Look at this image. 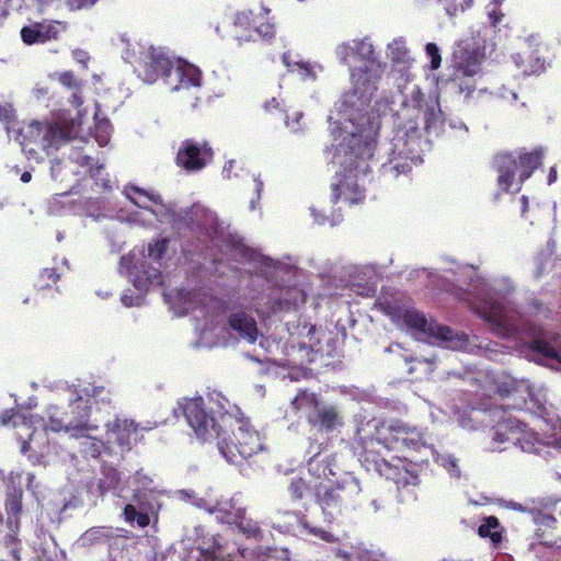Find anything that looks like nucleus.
<instances>
[{"label":"nucleus","mask_w":561,"mask_h":561,"mask_svg":"<svg viewBox=\"0 0 561 561\" xmlns=\"http://www.w3.org/2000/svg\"><path fill=\"white\" fill-rule=\"evenodd\" d=\"M419 451L428 447L422 428L399 419H371L362 422L354 436V453L367 471L396 484L398 495L420 484V471L407 459L386 460L377 449Z\"/></svg>","instance_id":"f257e3e1"},{"label":"nucleus","mask_w":561,"mask_h":561,"mask_svg":"<svg viewBox=\"0 0 561 561\" xmlns=\"http://www.w3.org/2000/svg\"><path fill=\"white\" fill-rule=\"evenodd\" d=\"M374 156V148L369 142H360L351 147L345 152L344 172L336 174V181L332 183V202L340 201L350 205L362 202L365 198L364 191L357 183L358 173L368 171L367 161Z\"/></svg>","instance_id":"f03ea898"},{"label":"nucleus","mask_w":561,"mask_h":561,"mask_svg":"<svg viewBox=\"0 0 561 561\" xmlns=\"http://www.w3.org/2000/svg\"><path fill=\"white\" fill-rule=\"evenodd\" d=\"M352 51L356 59L362 62L360 66L353 68L351 71L353 95L357 96L362 105H368L377 91L385 65L376 58L374 47L369 42L356 41Z\"/></svg>","instance_id":"7ed1b4c3"},{"label":"nucleus","mask_w":561,"mask_h":561,"mask_svg":"<svg viewBox=\"0 0 561 561\" xmlns=\"http://www.w3.org/2000/svg\"><path fill=\"white\" fill-rule=\"evenodd\" d=\"M380 309L393 319H401L408 328L440 340L449 348H462L468 343V336L463 332H456L433 320L427 321L425 314L414 308L401 309L385 302L380 305Z\"/></svg>","instance_id":"20e7f679"},{"label":"nucleus","mask_w":561,"mask_h":561,"mask_svg":"<svg viewBox=\"0 0 561 561\" xmlns=\"http://www.w3.org/2000/svg\"><path fill=\"white\" fill-rule=\"evenodd\" d=\"M484 53L471 39L457 43L451 55L450 81L467 95L476 90L474 77L480 72Z\"/></svg>","instance_id":"39448f33"},{"label":"nucleus","mask_w":561,"mask_h":561,"mask_svg":"<svg viewBox=\"0 0 561 561\" xmlns=\"http://www.w3.org/2000/svg\"><path fill=\"white\" fill-rule=\"evenodd\" d=\"M233 26L239 44L256 39L271 43L277 33L271 10L264 5L238 11L233 18Z\"/></svg>","instance_id":"423d86ee"},{"label":"nucleus","mask_w":561,"mask_h":561,"mask_svg":"<svg viewBox=\"0 0 561 561\" xmlns=\"http://www.w3.org/2000/svg\"><path fill=\"white\" fill-rule=\"evenodd\" d=\"M182 410L188 425L197 438L203 442H217L226 434L225 427L233 420L232 415L227 412L221 413L218 419L215 417L211 412L206 410L202 397L186 399L182 404Z\"/></svg>","instance_id":"0eeeda50"},{"label":"nucleus","mask_w":561,"mask_h":561,"mask_svg":"<svg viewBox=\"0 0 561 561\" xmlns=\"http://www.w3.org/2000/svg\"><path fill=\"white\" fill-rule=\"evenodd\" d=\"M232 435L231 440L227 439L226 434L217 440L220 454L231 463H239L263 448L259 432L247 424H239L238 430L233 431Z\"/></svg>","instance_id":"6e6552de"},{"label":"nucleus","mask_w":561,"mask_h":561,"mask_svg":"<svg viewBox=\"0 0 561 561\" xmlns=\"http://www.w3.org/2000/svg\"><path fill=\"white\" fill-rule=\"evenodd\" d=\"M0 425L12 426L18 430L16 437L21 442V453L34 451L43 456L47 447L46 432L36 431L32 426V420L25 413L15 409H7L0 413Z\"/></svg>","instance_id":"1a4fd4ad"},{"label":"nucleus","mask_w":561,"mask_h":561,"mask_svg":"<svg viewBox=\"0 0 561 561\" xmlns=\"http://www.w3.org/2000/svg\"><path fill=\"white\" fill-rule=\"evenodd\" d=\"M494 385L495 393L503 399L512 400V403L507 404L508 409L529 412L543 410V407L536 400L530 387L523 380L503 374L496 377Z\"/></svg>","instance_id":"9d476101"},{"label":"nucleus","mask_w":561,"mask_h":561,"mask_svg":"<svg viewBox=\"0 0 561 561\" xmlns=\"http://www.w3.org/2000/svg\"><path fill=\"white\" fill-rule=\"evenodd\" d=\"M214 159V150L207 140L184 139L175 154V164L186 173L204 170Z\"/></svg>","instance_id":"9b49d317"},{"label":"nucleus","mask_w":561,"mask_h":561,"mask_svg":"<svg viewBox=\"0 0 561 561\" xmlns=\"http://www.w3.org/2000/svg\"><path fill=\"white\" fill-rule=\"evenodd\" d=\"M174 62L161 47L149 46L141 51L136 68L138 77L147 83L170 78Z\"/></svg>","instance_id":"f8f14e48"},{"label":"nucleus","mask_w":561,"mask_h":561,"mask_svg":"<svg viewBox=\"0 0 561 561\" xmlns=\"http://www.w3.org/2000/svg\"><path fill=\"white\" fill-rule=\"evenodd\" d=\"M413 151L408 147V141L402 136H397L391 141L388 161L381 164V174L389 179L407 175L412 171Z\"/></svg>","instance_id":"ddd939ff"},{"label":"nucleus","mask_w":561,"mask_h":561,"mask_svg":"<svg viewBox=\"0 0 561 561\" xmlns=\"http://www.w3.org/2000/svg\"><path fill=\"white\" fill-rule=\"evenodd\" d=\"M67 31V23L60 21L33 22L21 28V39L31 46L56 41L59 35Z\"/></svg>","instance_id":"4468645a"},{"label":"nucleus","mask_w":561,"mask_h":561,"mask_svg":"<svg viewBox=\"0 0 561 561\" xmlns=\"http://www.w3.org/2000/svg\"><path fill=\"white\" fill-rule=\"evenodd\" d=\"M322 448L323 444L318 443L317 440L310 443L308 453L312 455L308 459L307 468L312 477L331 481V477L336 476L335 458L332 454L322 455Z\"/></svg>","instance_id":"2eb2a0df"},{"label":"nucleus","mask_w":561,"mask_h":561,"mask_svg":"<svg viewBox=\"0 0 561 561\" xmlns=\"http://www.w3.org/2000/svg\"><path fill=\"white\" fill-rule=\"evenodd\" d=\"M308 424L321 433H332L343 426V417L337 407L322 404L308 416Z\"/></svg>","instance_id":"dca6fc26"},{"label":"nucleus","mask_w":561,"mask_h":561,"mask_svg":"<svg viewBox=\"0 0 561 561\" xmlns=\"http://www.w3.org/2000/svg\"><path fill=\"white\" fill-rule=\"evenodd\" d=\"M46 153L57 151L60 147L75 139L77 131L72 122L45 123Z\"/></svg>","instance_id":"f3484780"},{"label":"nucleus","mask_w":561,"mask_h":561,"mask_svg":"<svg viewBox=\"0 0 561 561\" xmlns=\"http://www.w3.org/2000/svg\"><path fill=\"white\" fill-rule=\"evenodd\" d=\"M172 91L188 89L191 87H201L202 72L198 68L188 64H176L173 66L164 82Z\"/></svg>","instance_id":"a211bd4d"},{"label":"nucleus","mask_w":561,"mask_h":561,"mask_svg":"<svg viewBox=\"0 0 561 561\" xmlns=\"http://www.w3.org/2000/svg\"><path fill=\"white\" fill-rule=\"evenodd\" d=\"M493 168L497 172V186L502 192H510L518 170L517 158L511 152L499 153L493 158Z\"/></svg>","instance_id":"6ab92c4d"},{"label":"nucleus","mask_w":561,"mask_h":561,"mask_svg":"<svg viewBox=\"0 0 561 561\" xmlns=\"http://www.w3.org/2000/svg\"><path fill=\"white\" fill-rule=\"evenodd\" d=\"M302 296L304 293L297 287L274 289L268 295L270 301L267 313H278L296 309L299 302V297Z\"/></svg>","instance_id":"aec40b11"},{"label":"nucleus","mask_w":561,"mask_h":561,"mask_svg":"<svg viewBox=\"0 0 561 561\" xmlns=\"http://www.w3.org/2000/svg\"><path fill=\"white\" fill-rule=\"evenodd\" d=\"M229 328L237 332L240 339L253 344L260 336L255 319L244 311L232 312L228 316Z\"/></svg>","instance_id":"412c9836"},{"label":"nucleus","mask_w":561,"mask_h":561,"mask_svg":"<svg viewBox=\"0 0 561 561\" xmlns=\"http://www.w3.org/2000/svg\"><path fill=\"white\" fill-rule=\"evenodd\" d=\"M317 502L323 514L332 522L336 516L341 515L343 510H347L340 496L335 493L332 484L322 486L321 484L316 492Z\"/></svg>","instance_id":"4be33fe9"},{"label":"nucleus","mask_w":561,"mask_h":561,"mask_svg":"<svg viewBox=\"0 0 561 561\" xmlns=\"http://www.w3.org/2000/svg\"><path fill=\"white\" fill-rule=\"evenodd\" d=\"M332 486L346 508L355 506L362 492L357 478L351 473H346L340 480L333 482Z\"/></svg>","instance_id":"5701e85b"},{"label":"nucleus","mask_w":561,"mask_h":561,"mask_svg":"<svg viewBox=\"0 0 561 561\" xmlns=\"http://www.w3.org/2000/svg\"><path fill=\"white\" fill-rule=\"evenodd\" d=\"M45 123L34 121L22 133L21 145L30 153L42 150L46 152Z\"/></svg>","instance_id":"b1692460"},{"label":"nucleus","mask_w":561,"mask_h":561,"mask_svg":"<svg viewBox=\"0 0 561 561\" xmlns=\"http://www.w3.org/2000/svg\"><path fill=\"white\" fill-rule=\"evenodd\" d=\"M83 421L70 422V410L67 407L50 405L48 408V423L46 428L54 432L65 431L70 433L71 428H81Z\"/></svg>","instance_id":"393cba45"},{"label":"nucleus","mask_w":561,"mask_h":561,"mask_svg":"<svg viewBox=\"0 0 561 561\" xmlns=\"http://www.w3.org/2000/svg\"><path fill=\"white\" fill-rule=\"evenodd\" d=\"M542 150L536 149L531 152H522L517 157L519 170L518 186L516 191H520L523 183L531 176L542 162Z\"/></svg>","instance_id":"a878e982"},{"label":"nucleus","mask_w":561,"mask_h":561,"mask_svg":"<svg viewBox=\"0 0 561 561\" xmlns=\"http://www.w3.org/2000/svg\"><path fill=\"white\" fill-rule=\"evenodd\" d=\"M321 404L322 402L318 394L307 389L299 390L290 401L291 410L295 413L305 414L307 421L308 416L316 413Z\"/></svg>","instance_id":"bb28decb"},{"label":"nucleus","mask_w":561,"mask_h":561,"mask_svg":"<svg viewBox=\"0 0 561 561\" xmlns=\"http://www.w3.org/2000/svg\"><path fill=\"white\" fill-rule=\"evenodd\" d=\"M68 409L70 410V422L75 423L77 421H83V426L81 428H71L72 437H83L85 433L92 428L89 425L90 412L91 408L82 404L81 399H76L68 404Z\"/></svg>","instance_id":"cd10ccee"},{"label":"nucleus","mask_w":561,"mask_h":561,"mask_svg":"<svg viewBox=\"0 0 561 561\" xmlns=\"http://www.w3.org/2000/svg\"><path fill=\"white\" fill-rule=\"evenodd\" d=\"M201 208L198 206L187 207L172 216V226L178 229H187L190 231H196L202 227L199 220Z\"/></svg>","instance_id":"c85d7f7f"},{"label":"nucleus","mask_w":561,"mask_h":561,"mask_svg":"<svg viewBox=\"0 0 561 561\" xmlns=\"http://www.w3.org/2000/svg\"><path fill=\"white\" fill-rule=\"evenodd\" d=\"M137 433V424L131 420H119L117 419L112 428V434L115 437V442L121 447H130L131 438Z\"/></svg>","instance_id":"c756f323"},{"label":"nucleus","mask_w":561,"mask_h":561,"mask_svg":"<svg viewBox=\"0 0 561 561\" xmlns=\"http://www.w3.org/2000/svg\"><path fill=\"white\" fill-rule=\"evenodd\" d=\"M121 483V473L113 467H103L102 477L98 480L96 491L100 496L115 491Z\"/></svg>","instance_id":"7c9ffc66"},{"label":"nucleus","mask_w":561,"mask_h":561,"mask_svg":"<svg viewBox=\"0 0 561 561\" xmlns=\"http://www.w3.org/2000/svg\"><path fill=\"white\" fill-rule=\"evenodd\" d=\"M553 342L552 344L546 340L535 339L530 342V350L547 358L560 360L561 339L554 337Z\"/></svg>","instance_id":"2f4dec72"},{"label":"nucleus","mask_w":561,"mask_h":561,"mask_svg":"<svg viewBox=\"0 0 561 561\" xmlns=\"http://www.w3.org/2000/svg\"><path fill=\"white\" fill-rule=\"evenodd\" d=\"M500 522L495 516L485 517L478 528V534L481 538H490L493 545H499L503 537L500 529Z\"/></svg>","instance_id":"473e14b6"},{"label":"nucleus","mask_w":561,"mask_h":561,"mask_svg":"<svg viewBox=\"0 0 561 561\" xmlns=\"http://www.w3.org/2000/svg\"><path fill=\"white\" fill-rule=\"evenodd\" d=\"M59 278L60 275L57 273L56 268H43L36 276L34 287L37 291L51 289L57 285Z\"/></svg>","instance_id":"72a5a7b5"},{"label":"nucleus","mask_w":561,"mask_h":561,"mask_svg":"<svg viewBox=\"0 0 561 561\" xmlns=\"http://www.w3.org/2000/svg\"><path fill=\"white\" fill-rule=\"evenodd\" d=\"M288 493L294 501H301L310 494V488L301 477H293L288 484Z\"/></svg>","instance_id":"f704fd0d"},{"label":"nucleus","mask_w":561,"mask_h":561,"mask_svg":"<svg viewBox=\"0 0 561 561\" xmlns=\"http://www.w3.org/2000/svg\"><path fill=\"white\" fill-rule=\"evenodd\" d=\"M237 526L247 538L261 540L263 537V533L257 522L248 519L245 517H240L237 522Z\"/></svg>","instance_id":"c9c22d12"},{"label":"nucleus","mask_w":561,"mask_h":561,"mask_svg":"<svg viewBox=\"0 0 561 561\" xmlns=\"http://www.w3.org/2000/svg\"><path fill=\"white\" fill-rule=\"evenodd\" d=\"M129 193H133L138 196H142V197L147 198L148 201H151L154 204H162V198L159 194L148 193L147 191H145L138 186L131 185V186L127 187V196L130 199V202L134 205H136L137 207L145 208V209L148 208L145 203H142L139 199L133 198Z\"/></svg>","instance_id":"e433bc0d"},{"label":"nucleus","mask_w":561,"mask_h":561,"mask_svg":"<svg viewBox=\"0 0 561 561\" xmlns=\"http://www.w3.org/2000/svg\"><path fill=\"white\" fill-rule=\"evenodd\" d=\"M123 513L127 523L136 522V524L141 528H145L150 524V517L148 513L138 512L131 504H126Z\"/></svg>","instance_id":"4c0bfd02"},{"label":"nucleus","mask_w":561,"mask_h":561,"mask_svg":"<svg viewBox=\"0 0 561 561\" xmlns=\"http://www.w3.org/2000/svg\"><path fill=\"white\" fill-rule=\"evenodd\" d=\"M508 422L511 424H513L514 422L512 420H508ZM516 425L515 427H513L512 425L510 426V431L507 432V427L508 426H503L501 425L495 432H494V435H493V442L495 443H506V442H514L515 440H518L519 438L518 437H515V434L517 433V430H520V423L519 422H515Z\"/></svg>","instance_id":"58836bf2"},{"label":"nucleus","mask_w":561,"mask_h":561,"mask_svg":"<svg viewBox=\"0 0 561 561\" xmlns=\"http://www.w3.org/2000/svg\"><path fill=\"white\" fill-rule=\"evenodd\" d=\"M112 125L104 118L95 124L94 138L100 146H106L110 141Z\"/></svg>","instance_id":"ea45409f"},{"label":"nucleus","mask_w":561,"mask_h":561,"mask_svg":"<svg viewBox=\"0 0 561 561\" xmlns=\"http://www.w3.org/2000/svg\"><path fill=\"white\" fill-rule=\"evenodd\" d=\"M482 318L499 328H506V320L503 316V309L500 305H494L489 311L482 314Z\"/></svg>","instance_id":"a19ab883"},{"label":"nucleus","mask_w":561,"mask_h":561,"mask_svg":"<svg viewBox=\"0 0 561 561\" xmlns=\"http://www.w3.org/2000/svg\"><path fill=\"white\" fill-rule=\"evenodd\" d=\"M169 239L162 238L153 240L148 244V256L154 261L160 260L167 252Z\"/></svg>","instance_id":"79ce46f5"},{"label":"nucleus","mask_w":561,"mask_h":561,"mask_svg":"<svg viewBox=\"0 0 561 561\" xmlns=\"http://www.w3.org/2000/svg\"><path fill=\"white\" fill-rule=\"evenodd\" d=\"M76 162L80 167L88 168L90 176L93 179L98 178L103 170V164L99 163L98 161L94 162V159L90 156H79L76 158Z\"/></svg>","instance_id":"37998d69"},{"label":"nucleus","mask_w":561,"mask_h":561,"mask_svg":"<svg viewBox=\"0 0 561 561\" xmlns=\"http://www.w3.org/2000/svg\"><path fill=\"white\" fill-rule=\"evenodd\" d=\"M300 525L301 527L305 529V531L308 534V535H311V536H314L317 538H320L321 540L325 541V542H333L334 541V536L320 528V527H314V526H311L308 522L306 520H301L300 522Z\"/></svg>","instance_id":"c03bdc74"},{"label":"nucleus","mask_w":561,"mask_h":561,"mask_svg":"<svg viewBox=\"0 0 561 561\" xmlns=\"http://www.w3.org/2000/svg\"><path fill=\"white\" fill-rule=\"evenodd\" d=\"M425 51L426 55L431 58V69H438L442 64V56L438 46L435 43H427L425 46Z\"/></svg>","instance_id":"a18cd8bd"},{"label":"nucleus","mask_w":561,"mask_h":561,"mask_svg":"<svg viewBox=\"0 0 561 561\" xmlns=\"http://www.w3.org/2000/svg\"><path fill=\"white\" fill-rule=\"evenodd\" d=\"M70 11L89 10L101 0H62Z\"/></svg>","instance_id":"49530a36"},{"label":"nucleus","mask_w":561,"mask_h":561,"mask_svg":"<svg viewBox=\"0 0 561 561\" xmlns=\"http://www.w3.org/2000/svg\"><path fill=\"white\" fill-rule=\"evenodd\" d=\"M4 546L8 549L11 560L10 561H21L20 557V543L18 539L11 535L5 537Z\"/></svg>","instance_id":"de8ad7c7"},{"label":"nucleus","mask_w":561,"mask_h":561,"mask_svg":"<svg viewBox=\"0 0 561 561\" xmlns=\"http://www.w3.org/2000/svg\"><path fill=\"white\" fill-rule=\"evenodd\" d=\"M282 61L283 64L288 68V70L293 71V67L294 66H298L300 69H302L305 72L309 73L310 72V66L309 64L307 62H291L290 60V54L289 53H284L282 55Z\"/></svg>","instance_id":"09e8293b"},{"label":"nucleus","mask_w":561,"mask_h":561,"mask_svg":"<svg viewBox=\"0 0 561 561\" xmlns=\"http://www.w3.org/2000/svg\"><path fill=\"white\" fill-rule=\"evenodd\" d=\"M411 102L413 106L421 110L425 103V95L419 87L413 88L411 92Z\"/></svg>","instance_id":"8fccbe9b"},{"label":"nucleus","mask_w":561,"mask_h":561,"mask_svg":"<svg viewBox=\"0 0 561 561\" xmlns=\"http://www.w3.org/2000/svg\"><path fill=\"white\" fill-rule=\"evenodd\" d=\"M59 82L68 88L77 87V80L71 71L60 73Z\"/></svg>","instance_id":"3c124183"},{"label":"nucleus","mask_w":561,"mask_h":561,"mask_svg":"<svg viewBox=\"0 0 561 561\" xmlns=\"http://www.w3.org/2000/svg\"><path fill=\"white\" fill-rule=\"evenodd\" d=\"M13 118V108L9 104H0V121L10 123Z\"/></svg>","instance_id":"603ef678"},{"label":"nucleus","mask_w":561,"mask_h":561,"mask_svg":"<svg viewBox=\"0 0 561 561\" xmlns=\"http://www.w3.org/2000/svg\"><path fill=\"white\" fill-rule=\"evenodd\" d=\"M263 107L267 113H275L282 111L280 102L276 98H272L271 100L266 101L263 104Z\"/></svg>","instance_id":"864d4df0"},{"label":"nucleus","mask_w":561,"mask_h":561,"mask_svg":"<svg viewBox=\"0 0 561 561\" xmlns=\"http://www.w3.org/2000/svg\"><path fill=\"white\" fill-rule=\"evenodd\" d=\"M202 554L204 556L205 561H229V560H227L224 557H219L217 554V550H216L215 547H213L211 549H207V550L203 551Z\"/></svg>","instance_id":"5fc2aeb1"},{"label":"nucleus","mask_w":561,"mask_h":561,"mask_svg":"<svg viewBox=\"0 0 561 561\" xmlns=\"http://www.w3.org/2000/svg\"><path fill=\"white\" fill-rule=\"evenodd\" d=\"M503 16H504V14L501 11L495 10V9H493L492 11L489 12V18L491 20L492 25H494V26L497 25L502 21Z\"/></svg>","instance_id":"6e6d98bb"},{"label":"nucleus","mask_w":561,"mask_h":561,"mask_svg":"<svg viewBox=\"0 0 561 561\" xmlns=\"http://www.w3.org/2000/svg\"><path fill=\"white\" fill-rule=\"evenodd\" d=\"M362 558H367L368 561H382L383 559V554H380V556H374L373 552H364L362 556Z\"/></svg>","instance_id":"4d7b16f0"},{"label":"nucleus","mask_w":561,"mask_h":561,"mask_svg":"<svg viewBox=\"0 0 561 561\" xmlns=\"http://www.w3.org/2000/svg\"><path fill=\"white\" fill-rule=\"evenodd\" d=\"M435 113H434V110L433 108H427L426 112H425V124H426V128H428L432 124V119L434 117Z\"/></svg>","instance_id":"13d9d810"},{"label":"nucleus","mask_w":561,"mask_h":561,"mask_svg":"<svg viewBox=\"0 0 561 561\" xmlns=\"http://www.w3.org/2000/svg\"><path fill=\"white\" fill-rule=\"evenodd\" d=\"M150 277L151 276H148L145 280L140 279L139 277H137L135 279V286L138 287V288H144V287H147L148 284L150 283Z\"/></svg>","instance_id":"bf43d9fd"},{"label":"nucleus","mask_w":561,"mask_h":561,"mask_svg":"<svg viewBox=\"0 0 561 561\" xmlns=\"http://www.w3.org/2000/svg\"><path fill=\"white\" fill-rule=\"evenodd\" d=\"M557 180V171L554 168H551L548 174V183L552 184Z\"/></svg>","instance_id":"052dcab7"},{"label":"nucleus","mask_w":561,"mask_h":561,"mask_svg":"<svg viewBox=\"0 0 561 561\" xmlns=\"http://www.w3.org/2000/svg\"><path fill=\"white\" fill-rule=\"evenodd\" d=\"M32 179V174L27 171L23 172L22 175H21V181L23 183H28Z\"/></svg>","instance_id":"680f3d73"},{"label":"nucleus","mask_w":561,"mask_h":561,"mask_svg":"<svg viewBox=\"0 0 561 561\" xmlns=\"http://www.w3.org/2000/svg\"><path fill=\"white\" fill-rule=\"evenodd\" d=\"M554 512H556V514H558L559 516H561V505L557 504V505L554 506Z\"/></svg>","instance_id":"e2e57ef3"},{"label":"nucleus","mask_w":561,"mask_h":561,"mask_svg":"<svg viewBox=\"0 0 561 561\" xmlns=\"http://www.w3.org/2000/svg\"><path fill=\"white\" fill-rule=\"evenodd\" d=\"M73 98H75L76 100H78V101H77V104H78V105H80V104L82 103V102H81V100L78 98V95H77L76 93L73 94Z\"/></svg>","instance_id":"0e129e2a"},{"label":"nucleus","mask_w":561,"mask_h":561,"mask_svg":"<svg viewBox=\"0 0 561 561\" xmlns=\"http://www.w3.org/2000/svg\"><path fill=\"white\" fill-rule=\"evenodd\" d=\"M2 525V518L0 517V526Z\"/></svg>","instance_id":"69168bd1"},{"label":"nucleus","mask_w":561,"mask_h":561,"mask_svg":"<svg viewBox=\"0 0 561 561\" xmlns=\"http://www.w3.org/2000/svg\"><path fill=\"white\" fill-rule=\"evenodd\" d=\"M3 561H9V560H3Z\"/></svg>","instance_id":"338daca9"}]
</instances>
